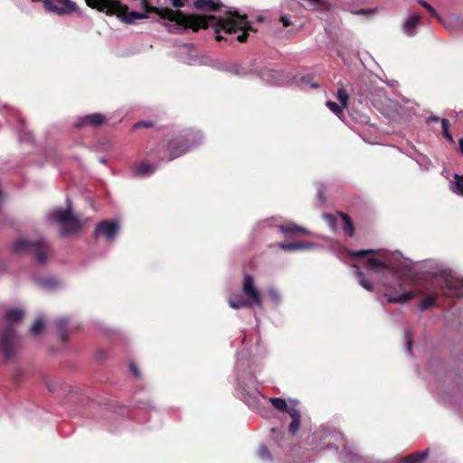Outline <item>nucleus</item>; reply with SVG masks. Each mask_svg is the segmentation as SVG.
Returning a JSON list of instances; mask_svg holds the SVG:
<instances>
[{
	"label": "nucleus",
	"mask_w": 463,
	"mask_h": 463,
	"mask_svg": "<svg viewBox=\"0 0 463 463\" xmlns=\"http://www.w3.org/2000/svg\"><path fill=\"white\" fill-rule=\"evenodd\" d=\"M203 135L200 130L185 128L167 134L156 148H151L149 156H155L160 161L168 162L178 158L201 145Z\"/></svg>",
	"instance_id": "3"
},
{
	"label": "nucleus",
	"mask_w": 463,
	"mask_h": 463,
	"mask_svg": "<svg viewBox=\"0 0 463 463\" xmlns=\"http://www.w3.org/2000/svg\"><path fill=\"white\" fill-rule=\"evenodd\" d=\"M241 290L246 298L240 295L228 298V304L233 309L243 307H251L253 306L261 307L262 299L260 292L254 281V279L250 274H245L241 284Z\"/></svg>",
	"instance_id": "5"
},
{
	"label": "nucleus",
	"mask_w": 463,
	"mask_h": 463,
	"mask_svg": "<svg viewBox=\"0 0 463 463\" xmlns=\"http://www.w3.org/2000/svg\"><path fill=\"white\" fill-rule=\"evenodd\" d=\"M39 284L45 289L52 290L58 287V281L52 278H45L39 280Z\"/></svg>",
	"instance_id": "27"
},
{
	"label": "nucleus",
	"mask_w": 463,
	"mask_h": 463,
	"mask_svg": "<svg viewBox=\"0 0 463 463\" xmlns=\"http://www.w3.org/2000/svg\"><path fill=\"white\" fill-rule=\"evenodd\" d=\"M269 71H266V72H261V73L260 74V76L263 80H267V81H269L271 79L269 78Z\"/></svg>",
	"instance_id": "46"
},
{
	"label": "nucleus",
	"mask_w": 463,
	"mask_h": 463,
	"mask_svg": "<svg viewBox=\"0 0 463 463\" xmlns=\"http://www.w3.org/2000/svg\"><path fill=\"white\" fill-rule=\"evenodd\" d=\"M48 218L61 224V234L70 236L81 231L83 223L71 213V206L67 200V208H56L48 213Z\"/></svg>",
	"instance_id": "6"
},
{
	"label": "nucleus",
	"mask_w": 463,
	"mask_h": 463,
	"mask_svg": "<svg viewBox=\"0 0 463 463\" xmlns=\"http://www.w3.org/2000/svg\"><path fill=\"white\" fill-rule=\"evenodd\" d=\"M36 240L32 241L24 237H18L10 245L11 250L15 255L28 254L33 251Z\"/></svg>",
	"instance_id": "12"
},
{
	"label": "nucleus",
	"mask_w": 463,
	"mask_h": 463,
	"mask_svg": "<svg viewBox=\"0 0 463 463\" xmlns=\"http://www.w3.org/2000/svg\"><path fill=\"white\" fill-rule=\"evenodd\" d=\"M170 2L176 8L183 7L185 5V0H170Z\"/></svg>",
	"instance_id": "42"
},
{
	"label": "nucleus",
	"mask_w": 463,
	"mask_h": 463,
	"mask_svg": "<svg viewBox=\"0 0 463 463\" xmlns=\"http://www.w3.org/2000/svg\"><path fill=\"white\" fill-rule=\"evenodd\" d=\"M120 230V224L118 220H104L97 223L94 236L96 239H103L108 243H112Z\"/></svg>",
	"instance_id": "9"
},
{
	"label": "nucleus",
	"mask_w": 463,
	"mask_h": 463,
	"mask_svg": "<svg viewBox=\"0 0 463 463\" xmlns=\"http://www.w3.org/2000/svg\"><path fill=\"white\" fill-rule=\"evenodd\" d=\"M449 188L453 194L463 197V175L454 174Z\"/></svg>",
	"instance_id": "18"
},
{
	"label": "nucleus",
	"mask_w": 463,
	"mask_h": 463,
	"mask_svg": "<svg viewBox=\"0 0 463 463\" xmlns=\"http://www.w3.org/2000/svg\"><path fill=\"white\" fill-rule=\"evenodd\" d=\"M279 21L284 27H288L292 24L291 20L288 15H281Z\"/></svg>",
	"instance_id": "40"
},
{
	"label": "nucleus",
	"mask_w": 463,
	"mask_h": 463,
	"mask_svg": "<svg viewBox=\"0 0 463 463\" xmlns=\"http://www.w3.org/2000/svg\"><path fill=\"white\" fill-rule=\"evenodd\" d=\"M418 4L420 6L424 7L430 13V15L440 20V15L428 2H426L424 0H418Z\"/></svg>",
	"instance_id": "33"
},
{
	"label": "nucleus",
	"mask_w": 463,
	"mask_h": 463,
	"mask_svg": "<svg viewBox=\"0 0 463 463\" xmlns=\"http://www.w3.org/2000/svg\"><path fill=\"white\" fill-rule=\"evenodd\" d=\"M235 368L237 374L236 394L249 406L255 405L260 396L259 391L260 383L250 370V362L244 351L239 353Z\"/></svg>",
	"instance_id": "4"
},
{
	"label": "nucleus",
	"mask_w": 463,
	"mask_h": 463,
	"mask_svg": "<svg viewBox=\"0 0 463 463\" xmlns=\"http://www.w3.org/2000/svg\"><path fill=\"white\" fill-rule=\"evenodd\" d=\"M43 326H44L43 318L42 317H39L36 318L34 323L32 325V326L30 328V332L33 335H37L43 331Z\"/></svg>",
	"instance_id": "28"
},
{
	"label": "nucleus",
	"mask_w": 463,
	"mask_h": 463,
	"mask_svg": "<svg viewBox=\"0 0 463 463\" xmlns=\"http://www.w3.org/2000/svg\"><path fill=\"white\" fill-rule=\"evenodd\" d=\"M436 303V297L435 296H429L425 299H423L421 302L419 303V308L421 311H424L431 307H433Z\"/></svg>",
	"instance_id": "31"
},
{
	"label": "nucleus",
	"mask_w": 463,
	"mask_h": 463,
	"mask_svg": "<svg viewBox=\"0 0 463 463\" xmlns=\"http://www.w3.org/2000/svg\"><path fill=\"white\" fill-rule=\"evenodd\" d=\"M194 5L198 10L210 12L216 10L219 4L213 0H194Z\"/></svg>",
	"instance_id": "20"
},
{
	"label": "nucleus",
	"mask_w": 463,
	"mask_h": 463,
	"mask_svg": "<svg viewBox=\"0 0 463 463\" xmlns=\"http://www.w3.org/2000/svg\"><path fill=\"white\" fill-rule=\"evenodd\" d=\"M317 197L321 202H324V188L322 186L317 190Z\"/></svg>",
	"instance_id": "45"
},
{
	"label": "nucleus",
	"mask_w": 463,
	"mask_h": 463,
	"mask_svg": "<svg viewBox=\"0 0 463 463\" xmlns=\"http://www.w3.org/2000/svg\"><path fill=\"white\" fill-rule=\"evenodd\" d=\"M294 80L301 88L309 87L311 89H317L318 87L317 83L312 82V79L309 75L295 77Z\"/></svg>",
	"instance_id": "24"
},
{
	"label": "nucleus",
	"mask_w": 463,
	"mask_h": 463,
	"mask_svg": "<svg viewBox=\"0 0 463 463\" xmlns=\"http://www.w3.org/2000/svg\"><path fill=\"white\" fill-rule=\"evenodd\" d=\"M268 292L274 306L276 307H279L281 303L280 293L275 288L272 287L268 289Z\"/></svg>",
	"instance_id": "29"
},
{
	"label": "nucleus",
	"mask_w": 463,
	"mask_h": 463,
	"mask_svg": "<svg viewBox=\"0 0 463 463\" xmlns=\"http://www.w3.org/2000/svg\"><path fill=\"white\" fill-rule=\"evenodd\" d=\"M19 348V339L14 330L8 328L0 335V356L5 361L14 358Z\"/></svg>",
	"instance_id": "8"
},
{
	"label": "nucleus",
	"mask_w": 463,
	"mask_h": 463,
	"mask_svg": "<svg viewBox=\"0 0 463 463\" xmlns=\"http://www.w3.org/2000/svg\"><path fill=\"white\" fill-rule=\"evenodd\" d=\"M324 219L332 230L335 229V218L332 214H324Z\"/></svg>",
	"instance_id": "38"
},
{
	"label": "nucleus",
	"mask_w": 463,
	"mask_h": 463,
	"mask_svg": "<svg viewBox=\"0 0 463 463\" xmlns=\"http://www.w3.org/2000/svg\"><path fill=\"white\" fill-rule=\"evenodd\" d=\"M420 21V15L417 13L412 14L407 17L402 23V33L409 37L415 36L417 33V26L419 25Z\"/></svg>",
	"instance_id": "15"
},
{
	"label": "nucleus",
	"mask_w": 463,
	"mask_h": 463,
	"mask_svg": "<svg viewBox=\"0 0 463 463\" xmlns=\"http://www.w3.org/2000/svg\"><path fill=\"white\" fill-rule=\"evenodd\" d=\"M326 105L335 115H336L339 118H341V115L343 114V109L345 107H342V105H338L335 102L330 100L326 101Z\"/></svg>",
	"instance_id": "32"
},
{
	"label": "nucleus",
	"mask_w": 463,
	"mask_h": 463,
	"mask_svg": "<svg viewBox=\"0 0 463 463\" xmlns=\"http://www.w3.org/2000/svg\"><path fill=\"white\" fill-rule=\"evenodd\" d=\"M184 62L188 63V64H195L197 62V58L193 56V57L187 58V59H184Z\"/></svg>",
	"instance_id": "44"
},
{
	"label": "nucleus",
	"mask_w": 463,
	"mask_h": 463,
	"mask_svg": "<svg viewBox=\"0 0 463 463\" xmlns=\"http://www.w3.org/2000/svg\"><path fill=\"white\" fill-rule=\"evenodd\" d=\"M5 317L9 323H17L24 318V310L21 307L11 308L6 311Z\"/></svg>",
	"instance_id": "21"
},
{
	"label": "nucleus",
	"mask_w": 463,
	"mask_h": 463,
	"mask_svg": "<svg viewBox=\"0 0 463 463\" xmlns=\"http://www.w3.org/2000/svg\"><path fill=\"white\" fill-rule=\"evenodd\" d=\"M428 457V452H418L411 454L403 458V463H420L423 462Z\"/></svg>",
	"instance_id": "25"
},
{
	"label": "nucleus",
	"mask_w": 463,
	"mask_h": 463,
	"mask_svg": "<svg viewBox=\"0 0 463 463\" xmlns=\"http://www.w3.org/2000/svg\"><path fill=\"white\" fill-rule=\"evenodd\" d=\"M352 268L354 269V276L358 279V283L361 287H363L367 291H373L374 288L373 284L364 277V272L357 265H353Z\"/></svg>",
	"instance_id": "19"
},
{
	"label": "nucleus",
	"mask_w": 463,
	"mask_h": 463,
	"mask_svg": "<svg viewBox=\"0 0 463 463\" xmlns=\"http://www.w3.org/2000/svg\"><path fill=\"white\" fill-rule=\"evenodd\" d=\"M99 162H100L101 164H105V163L107 162V160H106L105 158H100V159H99Z\"/></svg>",
	"instance_id": "53"
},
{
	"label": "nucleus",
	"mask_w": 463,
	"mask_h": 463,
	"mask_svg": "<svg viewBox=\"0 0 463 463\" xmlns=\"http://www.w3.org/2000/svg\"><path fill=\"white\" fill-rule=\"evenodd\" d=\"M458 144H459L460 151H461V153H462V155H463V138H460V139H459Z\"/></svg>",
	"instance_id": "50"
},
{
	"label": "nucleus",
	"mask_w": 463,
	"mask_h": 463,
	"mask_svg": "<svg viewBox=\"0 0 463 463\" xmlns=\"http://www.w3.org/2000/svg\"><path fill=\"white\" fill-rule=\"evenodd\" d=\"M377 254L379 258L369 257L366 268L379 276V282L384 291L382 299L386 303L405 304L413 299L417 291L411 288L410 281L418 272L432 276L439 283L442 293L452 298L463 296V286L456 273L449 266L437 260H425L413 263L403 260L399 253H386L374 250L349 251L350 257L362 258Z\"/></svg>",
	"instance_id": "1"
},
{
	"label": "nucleus",
	"mask_w": 463,
	"mask_h": 463,
	"mask_svg": "<svg viewBox=\"0 0 463 463\" xmlns=\"http://www.w3.org/2000/svg\"><path fill=\"white\" fill-rule=\"evenodd\" d=\"M337 98H338V100L340 101L342 107L345 108L347 105L348 99H349V95H348L347 91L343 88L339 89L337 90Z\"/></svg>",
	"instance_id": "34"
},
{
	"label": "nucleus",
	"mask_w": 463,
	"mask_h": 463,
	"mask_svg": "<svg viewBox=\"0 0 463 463\" xmlns=\"http://www.w3.org/2000/svg\"><path fill=\"white\" fill-rule=\"evenodd\" d=\"M261 224H262L263 226H264V225H266V224H267V225H269V221H268V220H267V221H263V222H261Z\"/></svg>",
	"instance_id": "52"
},
{
	"label": "nucleus",
	"mask_w": 463,
	"mask_h": 463,
	"mask_svg": "<svg viewBox=\"0 0 463 463\" xmlns=\"http://www.w3.org/2000/svg\"><path fill=\"white\" fill-rule=\"evenodd\" d=\"M279 230L281 232H283L286 235H288L289 233H294V232L308 233V231L306 228L298 226L294 223L280 225Z\"/></svg>",
	"instance_id": "23"
},
{
	"label": "nucleus",
	"mask_w": 463,
	"mask_h": 463,
	"mask_svg": "<svg viewBox=\"0 0 463 463\" xmlns=\"http://www.w3.org/2000/svg\"><path fill=\"white\" fill-rule=\"evenodd\" d=\"M440 123H441V128H442V134L444 136V137L450 143H455L454 141V138L452 137V135L449 133V121L447 119V118H441L440 119Z\"/></svg>",
	"instance_id": "26"
},
{
	"label": "nucleus",
	"mask_w": 463,
	"mask_h": 463,
	"mask_svg": "<svg viewBox=\"0 0 463 463\" xmlns=\"http://www.w3.org/2000/svg\"><path fill=\"white\" fill-rule=\"evenodd\" d=\"M272 433L274 435V439H279V436L281 434L279 431L276 430H272Z\"/></svg>",
	"instance_id": "49"
},
{
	"label": "nucleus",
	"mask_w": 463,
	"mask_h": 463,
	"mask_svg": "<svg viewBox=\"0 0 463 463\" xmlns=\"http://www.w3.org/2000/svg\"><path fill=\"white\" fill-rule=\"evenodd\" d=\"M89 6L106 13H113L116 9V2L111 0H86Z\"/></svg>",
	"instance_id": "17"
},
{
	"label": "nucleus",
	"mask_w": 463,
	"mask_h": 463,
	"mask_svg": "<svg viewBox=\"0 0 463 463\" xmlns=\"http://www.w3.org/2000/svg\"><path fill=\"white\" fill-rule=\"evenodd\" d=\"M341 216L345 222L344 231L345 234H347L349 237H352L354 235V227L350 218L345 213H341Z\"/></svg>",
	"instance_id": "30"
},
{
	"label": "nucleus",
	"mask_w": 463,
	"mask_h": 463,
	"mask_svg": "<svg viewBox=\"0 0 463 463\" xmlns=\"http://www.w3.org/2000/svg\"><path fill=\"white\" fill-rule=\"evenodd\" d=\"M388 85L391 86V87H394L397 85V81L396 80H392L390 82H388Z\"/></svg>",
	"instance_id": "51"
},
{
	"label": "nucleus",
	"mask_w": 463,
	"mask_h": 463,
	"mask_svg": "<svg viewBox=\"0 0 463 463\" xmlns=\"http://www.w3.org/2000/svg\"><path fill=\"white\" fill-rule=\"evenodd\" d=\"M258 455L260 458H261L264 461H270L271 460V455L269 451L268 448L264 445L260 446L258 451Z\"/></svg>",
	"instance_id": "35"
},
{
	"label": "nucleus",
	"mask_w": 463,
	"mask_h": 463,
	"mask_svg": "<svg viewBox=\"0 0 463 463\" xmlns=\"http://www.w3.org/2000/svg\"><path fill=\"white\" fill-rule=\"evenodd\" d=\"M152 126V123L149 122V121H139V122H137L135 125H134V128H150Z\"/></svg>",
	"instance_id": "41"
},
{
	"label": "nucleus",
	"mask_w": 463,
	"mask_h": 463,
	"mask_svg": "<svg viewBox=\"0 0 463 463\" xmlns=\"http://www.w3.org/2000/svg\"><path fill=\"white\" fill-rule=\"evenodd\" d=\"M43 2L47 11L59 15L69 14L78 9L77 5L71 0H43Z\"/></svg>",
	"instance_id": "10"
},
{
	"label": "nucleus",
	"mask_w": 463,
	"mask_h": 463,
	"mask_svg": "<svg viewBox=\"0 0 463 463\" xmlns=\"http://www.w3.org/2000/svg\"><path fill=\"white\" fill-rule=\"evenodd\" d=\"M107 121L106 117L101 113H92L79 118L75 121V126L78 128H98Z\"/></svg>",
	"instance_id": "13"
},
{
	"label": "nucleus",
	"mask_w": 463,
	"mask_h": 463,
	"mask_svg": "<svg viewBox=\"0 0 463 463\" xmlns=\"http://www.w3.org/2000/svg\"><path fill=\"white\" fill-rule=\"evenodd\" d=\"M156 168V165L150 164L146 161H142L141 163L136 164L132 166L134 175L138 177L151 175L155 173Z\"/></svg>",
	"instance_id": "16"
},
{
	"label": "nucleus",
	"mask_w": 463,
	"mask_h": 463,
	"mask_svg": "<svg viewBox=\"0 0 463 463\" xmlns=\"http://www.w3.org/2000/svg\"><path fill=\"white\" fill-rule=\"evenodd\" d=\"M404 340L406 342L407 345V352L408 354H411V348H412V333L409 330H406L404 332Z\"/></svg>",
	"instance_id": "36"
},
{
	"label": "nucleus",
	"mask_w": 463,
	"mask_h": 463,
	"mask_svg": "<svg viewBox=\"0 0 463 463\" xmlns=\"http://www.w3.org/2000/svg\"><path fill=\"white\" fill-rule=\"evenodd\" d=\"M48 389L51 391V392H53L54 390L50 386L48 385Z\"/></svg>",
	"instance_id": "54"
},
{
	"label": "nucleus",
	"mask_w": 463,
	"mask_h": 463,
	"mask_svg": "<svg viewBox=\"0 0 463 463\" xmlns=\"http://www.w3.org/2000/svg\"><path fill=\"white\" fill-rule=\"evenodd\" d=\"M298 250H312L316 248V244L312 242H298Z\"/></svg>",
	"instance_id": "39"
},
{
	"label": "nucleus",
	"mask_w": 463,
	"mask_h": 463,
	"mask_svg": "<svg viewBox=\"0 0 463 463\" xmlns=\"http://www.w3.org/2000/svg\"><path fill=\"white\" fill-rule=\"evenodd\" d=\"M439 120H440V119H439V117H437V116H430V117H429V118H427V122H428V123L437 122V121H439Z\"/></svg>",
	"instance_id": "47"
},
{
	"label": "nucleus",
	"mask_w": 463,
	"mask_h": 463,
	"mask_svg": "<svg viewBox=\"0 0 463 463\" xmlns=\"http://www.w3.org/2000/svg\"><path fill=\"white\" fill-rule=\"evenodd\" d=\"M68 318L67 317H60L55 321V326L59 336L62 342L67 339V326H68Z\"/></svg>",
	"instance_id": "22"
},
{
	"label": "nucleus",
	"mask_w": 463,
	"mask_h": 463,
	"mask_svg": "<svg viewBox=\"0 0 463 463\" xmlns=\"http://www.w3.org/2000/svg\"><path fill=\"white\" fill-rule=\"evenodd\" d=\"M359 13L360 14H362V13L364 14V13H365V10H361Z\"/></svg>",
	"instance_id": "55"
},
{
	"label": "nucleus",
	"mask_w": 463,
	"mask_h": 463,
	"mask_svg": "<svg viewBox=\"0 0 463 463\" xmlns=\"http://www.w3.org/2000/svg\"><path fill=\"white\" fill-rule=\"evenodd\" d=\"M271 405L279 411H287L291 419L288 425V432L294 436L298 433L300 427L301 412L297 407V400H289L288 403L282 398H269Z\"/></svg>",
	"instance_id": "7"
},
{
	"label": "nucleus",
	"mask_w": 463,
	"mask_h": 463,
	"mask_svg": "<svg viewBox=\"0 0 463 463\" xmlns=\"http://www.w3.org/2000/svg\"><path fill=\"white\" fill-rule=\"evenodd\" d=\"M193 48H194L193 44H190V43H187V44L184 45V47H183L184 51H191V50H193Z\"/></svg>",
	"instance_id": "48"
},
{
	"label": "nucleus",
	"mask_w": 463,
	"mask_h": 463,
	"mask_svg": "<svg viewBox=\"0 0 463 463\" xmlns=\"http://www.w3.org/2000/svg\"><path fill=\"white\" fill-rule=\"evenodd\" d=\"M298 242L296 243H280L279 248L286 251L298 250Z\"/></svg>",
	"instance_id": "37"
},
{
	"label": "nucleus",
	"mask_w": 463,
	"mask_h": 463,
	"mask_svg": "<svg viewBox=\"0 0 463 463\" xmlns=\"http://www.w3.org/2000/svg\"><path fill=\"white\" fill-rule=\"evenodd\" d=\"M145 12L122 10L118 14V17L125 24H133L139 20L148 18V13L154 12L162 18H167L170 21H175L178 24L192 28L194 31L199 28L214 29L217 41L234 40L243 43L247 40L248 32L250 29V23L245 14H241L237 10L230 9L226 12L224 17L215 15H184L180 12L172 9L159 10L156 7H151L146 3L144 4Z\"/></svg>",
	"instance_id": "2"
},
{
	"label": "nucleus",
	"mask_w": 463,
	"mask_h": 463,
	"mask_svg": "<svg viewBox=\"0 0 463 463\" xmlns=\"http://www.w3.org/2000/svg\"><path fill=\"white\" fill-rule=\"evenodd\" d=\"M51 250L50 244L43 240H36V243L31 253L34 254L35 260L40 265H44L47 262L48 254Z\"/></svg>",
	"instance_id": "14"
},
{
	"label": "nucleus",
	"mask_w": 463,
	"mask_h": 463,
	"mask_svg": "<svg viewBox=\"0 0 463 463\" xmlns=\"http://www.w3.org/2000/svg\"><path fill=\"white\" fill-rule=\"evenodd\" d=\"M129 369L135 377H139L138 369L134 363L129 364Z\"/></svg>",
	"instance_id": "43"
},
{
	"label": "nucleus",
	"mask_w": 463,
	"mask_h": 463,
	"mask_svg": "<svg viewBox=\"0 0 463 463\" xmlns=\"http://www.w3.org/2000/svg\"><path fill=\"white\" fill-rule=\"evenodd\" d=\"M217 69L234 76L244 77L255 72L252 63L221 62Z\"/></svg>",
	"instance_id": "11"
}]
</instances>
